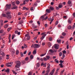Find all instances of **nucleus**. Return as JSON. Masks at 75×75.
Masks as SVG:
<instances>
[{"mask_svg":"<svg viewBox=\"0 0 75 75\" xmlns=\"http://www.w3.org/2000/svg\"><path fill=\"white\" fill-rule=\"evenodd\" d=\"M55 72V68H54L52 71V72L49 74V75H53L54 74V73Z\"/></svg>","mask_w":75,"mask_h":75,"instance_id":"20e7f679","label":"nucleus"},{"mask_svg":"<svg viewBox=\"0 0 75 75\" xmlns=\"http://www.w3.org/2000/svg\"><path fill=\"white\" fill-rule=\"evenodd\" d=\"M17 8V7L16 6H14L11 8V9L12 10H14V9H16Z\"/></svg>","mask_w":75,"mask_h":75,"instance_id":"9d476101","label":"nucleus"},{"mask_svg":"<svg viewBox=\"0 0 75 75\" xmlns=\"http://www.w3.org/2000/svg\"><path fill=\"white\" fill-rule=\"evenodd\" d=\"M62 35H63V36H65V35H66V34L64 32L62 33Z\"/></svg>","mask_w":75,"mask_h":75,"instance_id":"37998d69","label":"nucleus"},{"mask_svg":"<svg viewBox=\"0 0 75 75\" xmlns=\"http://www.w3.org/2000/svg\"><path fill=\"white\" fill-rule=\"evenodd\" d=\"M51 43H50V42H48V45L49 47H51Z\"/></svg>","mask_w":75,"mask_h":75,"instance_id":"c756f323","label":"nucleus"},{"mask_svg":"<svg viewBox=\"0 0 75 75\" xmlns=\"http://www.w3.org/2000/svg\"><path fill=\"white\" fill-rule=\"evenodd\" d=\"M49 40L50 41H51L52 40V38H49Z\"/></svg>","mask_w":75,"mask_h":75,"instance_id":"8fccbe9b","label":"nucleus"},{"mask_svg":"<svg viewBox=\"0 0 75 75\" xmlns=\"http://www.w3.org/2000/svg\"><path fill=\"white\" fill-rule=\"evenodd\" d=\"M12 64H13V62H8L6 64V66L7 67H11V65H12Z\"/></svg>","mask_w":75,"mask_h":75,"instance_id":"7ed1b4c3","label":"nucleus"},{"mask_svg":"<svg viewBox=\"0 0 75 75\" xmlns=\"http://www.w3.org/2000/svg\"><path fill=\"white\" fill-rule=\"evenodd\" d=\"M34 58V56L33 55H31L30 56V59H33Z\"/></svg>","mask_w":75,"mask_h":75,"instance_id":"58836bf2","label":"nucleus"},{"mask_svg":"<svg viewBox=\"0 0 75 75\" xmlns=\"http://www.w3.org/2000/svg\"><path fill=\"white\" fill-rule=\"evenodd\" d=\"M16 71H17L18 72H20V70L19 67L16 68Z\"/></svg>","mask_w":75,"mask_h":75,"instance_id":"412c9836","label":"nucleus"},{"mask_svg":"<svg viewBox=\"0 0 75 75\" xmlns=\"http://www.w3.org/2000/svg\"><path fill=\"white\" fill-rule=\"evenodd\" d=\"M15 36H16V35H15L14 34H13L12 35V40H13V39H14V37H15Z\"/></svg>","mask_w":75,"mask_h":75,"instance_id":"2f4dec72","label":"nucleus"},{"mask_svg":"<svg viewBox=\"0 0 75 75\" xmlns=\"http://www.w3.org/2000/svg\"><path fill=\"white\" fill-rule=\"evenodd\" d=\"M34 6H37V3H35V4H34Z\"/></svg>","mask_w":75,"mask_h":75,"instance_id":"052dcab7","label":"nucleus"},{"mask_svg":"<svg viewBox=\"0 0 75 75\" xmlns=\"http://www.w3.org/2000/svg\"><path fill=\"white\" fill-rule=\"evenodd\" d=\"M8 27V24L5 25L4 26V27L5 28H7Z\"/></svg>","mask_w":75,"mask_h":75,"instance_id":"393cba45","label":"nucleus"},{"mask_svg":"<svg viewBox=\"0 0 75 75\" xmlns=\"http://www.w3.org/2000/svg\"><path fill=\"white\" fill-rule=\"evenodd\" d=\"M53 19V20H54V17H52V18H48V20L51 21H52V20Z\"/></svg>","mask_w":75,"mask_h":75,"instance_id":"2eb2a0df","label":"nucleus"},{"mask_svg":"<svg viewBox=\"0 0 75 75\" xmlns=\"http://www.w3.org/2000/svg\"><path fill=\"white\" fill-rule=\"evenodd\" d=\"M73 16L74 17H75V13H74L73 14Z\"/></svg>","mask_w":75,"mask_h":75,"instance_id":"774afa93","label":"nucleus"},{"mask_svg":"<svg viewBox=\"0 0 75 75\" xmlns=\"http://www.w3.org/2000/svg\"><path fill=\"white\" fill-rule=\"evenodd\" d=\"M59 7L60 8L62 7V5L61 4H59Z\"/></svg>","mask_w":75,"mask_h":75,"instance_id":"7c9ffc66","label":"nucleus"},{"mask_svg":"<svg viewBox=\"0 0 75 75\" xmlns=\"http://www.w3.org/2000/svg\"><path fill=\"white\" fill-rule=\"evenodd\" d=\"M6 72L7 73H10V69H7L6 70H5Z\"/></svg>","mask_w":75,"mask_h":75,"instance_id":"6ab92c4d","label":"nucleus"},{"mask_svg":"<svg viewBox=\"0 0 75 75\" xmlns=\"http://www.w3.org/2000/svg\"><path fill=\"white\" fill-rule=\"evenodd\" d=\"M16 3L17 4H20V1H16Z\"/></svg>","mask_w":75,"mask_h":75,"instance_id":"79ce46f5","label":"nucleus"},{"mask_svg":"<svg viewBox=\"0 0 75 75\" xmlns=\"http://www.w3.org/2000/svg\"><path fill=\"white\" fill-rule=\"evenodd\" d=\"M68 4H71V2L70 1H69L68 2Z\"/></svg>","mask_w":75,"mask_h":75,"instance_id":"0e129e2a","label":"nucleus"},{"mask_svg":"<svg viewBox=\"0 0 75 75\" xmlns=\"http://www.w3.org/2000/svg\"><path fill=\"white\" fill-rule=\"evenodd\" d=\"M59 69L57 68V69L55 75H58V72H59Z\"/></svg>","mask_w":75,"mask_h":75,"instance_id":"9b49d317","label":"nucleus"},{"mask_svg":"<svg viewBox=\"0 0 75 75\" xmlns=\"http://www.w3.org/2000/svg\"><path fill=\"white\" fill-rule=\"evenodd\" d=\"M2 17H7V15L6 14L3 13L2 14Z\"/></svg>","mask_w":75,"mask_h":75,"instance_id":"f8f14e48","label":"nucleus"},{"mask_svg":"<svg viewBox=\"0 0 75 75\" xmlns=\"http://www.w3.org/2000/svg\"><path fill=\"white\" fill-rule=\"evenodd\" d=\"M6 18H7L8 19V20H10V19H11V15H7Z\"/></svg>","mask_w":75,"mask_h":75,"instance_id":"39448f33","label":"nucleus"},{"mask_svg":"<svg viewBox=\"0 0 75 75\" xmlns=\"http://www.w3.org/2000/svg\"><path fill=\"white\" fill-rule=\"evenodd\" d=\"M65 71V70L64 69H63V70H62V71H61L60 72V74H62V73H63V72H64V71Z\"/></svg>","mask_w":75,"mask_h":75,"instance_id":"c03bdc74","label":"nucleus"},{"mask_svg":"<svg viewBox=\"0 0 75 75\" xmlns=\"http://www.w3.org/2000/svg\"><path fill=\"white\" fill-rule=\"evenodd\" d=\"M24 48H27V46L25 44L24 45Z\"/></svg>","mask_w":75,"mask_h":75,"instance_id":"13d9d810","label":"nucleus"},{"mask_svg":"<svg viewBox=\"0 0 75 75\" xmlns=\"http://www.w3.org/2000/svg\"><path fill=\"white\" fill-rule=\"evenodd\" d=\"M59 47V45L58 44H55L54 45V48L55 49L58 50V47Z\"/></svg>","mask_w":75,"mask_h":75,"instance_id":"6e6552de","label":"nucleus"},{"mask_svg":"<svg viewBox=\"0 0 75 75\" xmlns=\"http://www.w3.org/2000/svg\"><path fill=\"white\" fill-rule=\"evenodd\" d=\"M47 65V63H45L44 64V63H42L41 64V66H43L44 67H46Z\"/></svg>","mask_w":75,"mask_h":75,"instance_id":"1a4fd4ad","label":"nucleus"},{"mask_svg":"<svg viewBox=\"0 0 75 75\" xmlns=\"http://www.w3.org/2000/svg\"><path fill=\"white\" fill-rule=\"evenodd\" d=\"M33 27L34 28H37V26L35 25Z\"/></svg>","mask_w":75,"mask_h":75,"instance_id":"e2e57ef3","label":"nucleus"},{"mask_svg":"<svg viewBox=\"0 0 75 75\" xmlns=\"http://www.w3.org/2000/svg\"><path fill=\"white\" fill-rule=\"evenodd\" d=\"M59 66L60 67V68H63V66L62 65V64L60 63L59 64Z\"/></svg>","mask_w":75,"mask_h":75,"instance_id":"f704fd0d","label":"nucleus"},{"mask_svg":"<svg viewBox=\"0 0 75 75\" xmlns=\"http://www.w3.org/2000/svg\"><path fill=\"white\" fill-rule=\"evenodd\" d=\"M45 55V54H42L40 55V57H43V56H44Z\"/></svg>","mask_w":75,"mask_h":75,"instance_id":"5fc2aeb1","label":"nucleus"},{"mask_svg":"<svg viewBox=\"0 0 75 75\" xmlns=\"http://www.w3.org/2000/svg\"><path fill=\"white\" fill-rule=\"evenodd\" d=\"M46 58H47V59H49L50 58V57L49 56H46Z\"/></svg>","mask_w":75,"mask_h":75,"instance_id":"4c0bfd02","label":"nucleus"},{"mask_svg":"<svg viewBox=\"0 0 75 75\" xmlns=\"http://www.w3.org/2000/svg\"><path fill=\"white\" fill-rule=\"evenodd\" d=\"M63 54H66V53H67V52H66V51L64 50V51H63Z\"/></svg>","mask_w":75,"mask_h":75,"instance_id":"3c124183","label":"nucleus"},{"mask_svg":"<svg viewBox=\"0 0 75 75\" xmlns=\"http://www.w3.org/2000/svg\"><path fill=\"white\" fill-rule=\"evenodd\" d=\"M28 75H32V72H29Z\"/></svg>","mask_w":75,"mask_h":75,"instance_id":"a18cd8bd","label":"nucleus"},{"mask_svg":"<svg viewBox=\"0 0 75 75\" xmlns=\"http://www.w3.org/2000/svg\"><path fill=\"white\" fill-rule=\"evenodd\" d=\"M34 7H31L30 8V10L31 11H34Z\"/></svg>","mask_w":75,"mask_h":75,"instance_id":"c9c22d12","label":"nucleus"},{"mask_svg":"<svg viewBox=\"0 0 75 75\" xmlns=\"http://www.w3.org/2000/svg\"><path fill=\"white\" fill-rule=\"evenodd\" d=\"M36 53L37 50H34L33 52V55H35V54H36Z\"/></svg>","mask_w":75,"mask_h":75,"instance_id":"f3484780","label":"nucleus"},{"mask_svg":"<svg viewBox=\"0 0 75 75\" xmlns=\"http://www.w3.org/2000/svg\"><path fill=\"white\" fill-rule=\"evenodd\" d=\"M15 3H16V2H12V4L13 6H14L15 5Z\"/></svg>","mask_w":75,"mask_h":75,"instance_id":"09e8293b","label":"nucleus"},{"mask_svg":"<svg viewBox=\"0 0 75 75\" xmlns=\"http://www.w3.org/2000/svg\"><path fill=\"white\" fill-rule=\"evenodd\" d=\"M47 69H50V66H51V65H50V64L49 63H48L47 64Z\"/></svg>","mask_w":75,"mask_h":75,"instance_id":"dca6fc26","label":"nucleus"},{"mask_svg":"<svg viewBox=\"0 0 75 75\" xmlns=\"http://www.w3.org/2000/svg\"><path fill=\"white\" fill-rule=\"evenodd\" d=\"M26 53H27V50H26L23 52L24 54H26Z\"/></svg>","mask_w":75,"mask_h":75,"instance_id":"338daca9","label":"nucleus"},{"mask_svg":"<svg viewBox=\"0 0 75 75\" xmlns=\"http://www.w3.org/2000/svg\"><path fill=\"white\" fill-rule=\"evenodd\" d=\"M21 65V62L19 61L16 62V68H19Z\"/></svg>","mask_w":75,"mask_h":75,"instance_id":"f257e3e1","label":"nucleus"},{"mask_svg":"<svg viewBox=\"0 0 75 75\" xmlns=\"http://www.w3.org/2000/svg\"><path fill=\"white\" fill-rule=\"evenodd\" d=\"M37 23H38V25H40V21H38L37 22Z\"/></svg>","mask_w":75,"mask_h":75,"instance_id":"bf43d9fd","label":"nucleus"},{"mask_svg":"<svg viewBox=\"0 0 75 75\" xmlns=\"http://www.w3.org/2000/svg\"><path fill=\"white\" fill-rule=\"evenodd\" d=\"M50 9L51 11V10L52 11L54 10V8L52 6H50Z\"/></svg>","mask_w":75,"mask_h":75,"instance_id":"4468645a","label":"nucleus"},{"mask_svg":"<svg viewBox=\"0 0 75 75\" xmlns=\"http://www.w3.org/2000/svg\"><path fill=\"white\" fill-rule=\"evenodd\" d=\"M3 30H0V33L1 34H2V33H3Z\"/></svg>","mask_w":75,"mask_h":75,"instance_id":"6e6d98bb","label":"nucleus"},{"mask_svg":"<svg viewBox=\"0 0 75 75\" xmlns=\"http://www.w3.org/2000/svg\"><path fill=\"white\" fill-rule=\"evenodd\" d=\"M21 62L22 64H26L25 61L24 60H23L21 61Z\"/></svg>","mask_w":75,"mask_h":75,"instance_id":"a211bd4d","label":"nucleus"},{"mask_svg":"<svg viewBox=\"0 0 75 75\" xmlns=\"http://www.w3.org/2000/svg\"><path fill=\"white\" fill-rule=\"evenodd\" d=\"M62 52H60L59 53V57H61V56H62Z\"/></svg>","mask_w":75,"mask_h":75,"instance_id":"a19ab883","label":"nucleus"},{"mask_svg":"<svg viewBox=\"0 0 75 75\" xmlns=\"http://www.w3.org/2000/svg\"><path fill=\"white\" fill-rule=\"evenodd\" d=\"M19 53V51H18V50H17L16 52V55H18Z\"/></svg>","mask_w":75,"mask_h":75,"instance_id":"ea45409f","label":"nucleus"},{"mask_svg":"<svg viewBox=\"0 0 75 75\" xmlns=\"http://www.w3.org/2000/svg\"><path fill=\"white\" fill-rule=\"evenodd\" d=\"M62 50V48H60V49L58 51V52H60V51H61Z\"/></svg>","mask_w":75,"mask_h":75,"instance_id":"69168bd1","label":"nucleus"},{"mask_svg":"<svg viewBox=\"0 0 75 75\" xmlns=\"http://www.w3.org/2000/svg\"><path fill=\"white\" fill-rule=\"evenodd\" d=\"M46 11L47 13H49L51 12V10H50V9H47Z\"/></svg>","mask_w":75,"mask_h":75,"instance_id":"aec40b11","label":"nucleus"},{"mask_svg":"<svg viewBox=\"0 0 75 75\" xmlns=\"http://www.w3.org/2000/svg\"><path fill=\"white\" fill-rule=\"evenodd\" d=\"M68 28L69 30H71L72 28V27L71 26V25H69L68 27Z\"/></svg>","mask_w":75,"mask_h":75,"instance_id":"4be33fe9","label":"nucleus"},{"mask_svg":"<svg viewBox=\"0 0 75 75\" xmlns=\"http://www.w3.org/2000/svg\"><path fill=\"white\" fill-rule=\"evenodd\" d=\"M44 18H45V16H42L40 18V19H42V21H43V20H44Z\"/></svg>","mask_w":75,"mask_h":75,"instance_id":"cd10ccee","label":"nucleus"},{"mask_svg":"<svg viewBox=\"0 0 75 75\" xmlns=\"http://www.w3.org/2000/svg\"><path fill=\"white\" fill-rule=\"evenodd\" d=\"M1 55H2L3 57L4 56V52H2L1 53Z\"/></svg>","mask_w":75,"mask_h":75,"instance_id":"72a5a7b5","label":"nucleus"},{"mask_svg":"<svg viewBox=\"0 0 75 75\" xmlns=\"http://www.w3.org/2000/svg\"><path fill=\"white\" fill-rule=\"evenodd\" d=\"M11 29V28H9L8 29V31H10V30Z\"/></svg>","mask_w":75,"mask_h":75,"instance_id":"603ef678","label":"nucleus"},{"mask_svg":"<svg viewBox=\"0 0 75 75\" xmlns=\"http://www.w3.org/2000/svg\"><path fill=\"white\" fill-rule=\"evenodd\" d=\"M68 21L69 24H71V21L70 20V18L68 20Z\"/></svg>","mask_w":75,"mask_h":75,"instance_id":"bb28decb","label":"nucleus"},{"mask_svg":"<svg viewBox=\"0 0 75 75\" xmlns=\"http://www.w3.org/2000/svg\"><path fill=\"white\" fill-rule=\"evenodd\" d=\"M49 52H50L51 53H54V51L52 49H50L49 50Z\"/></svg>","mask_w":75,"mask_h":75,"instance_id":"b1692460","label":"nucleus"},{"mask_svg":"<svg viewBox=\"0 0 75 75\" xmlns=\"http://www.w3.org/2000/svg\"><path fill=\"white\" fill-rule=\"evenodd\" d=\"M41 35H43L42 36V37L40 38L41 40H43L44 38H45V37L46 36V34H45V32L42 33Z\"/></svg>","mask_w":75,"mask_h":75,"instance_id":"f03ea898","label":"nucleus"},{"mask_svg":"<svg viewBox=\"0 0 75 75\" xmlns=\"http://www.w3.org/2000/svg\"><path fill=\"white\" fill-rule=\"evenodd\" d=\"M65 55L64 54H63L62 57L61 58V59H64V58H65Z\"/></svg>","mask_w":75,"mask_h":75,"instance_id":"a878e982","label":"nucleus"},{"mask_svg":"<svg viewBox=\"0 0 75 75\" xmlns=\"http://www.w3.org/2000/svg\"><path fill=\"white\" fill-rule=\"evenodd\" d=\"M36 65H37L38 67H40V64L38 63H37Z\"/></svg>","mask_w":75,"mask_h":75,"instance_id":"4d7b16f0","label":"nucleus"},{"mask_svg":"<svg viewBox=\"0 0 75 75\" xmlns=\"http://www.w3.org/2000/svg\"><path fill=\"white\" fill-rule=\"evenodd\" d=\"M55 24L56 25H57V24H58V21H57L56 22Z\"/></svg>","mask_w":75,"mask_h":75,"instance_id":"680f3d73","label":"nucleus"},{"mask_svg":"<svg viewBox=\"0 0 75 75\" xmlns=\"http://www.w3.org/2000/svg\"><path fill=\"white\" fill-rule=\"evenodd\" d=\"M25 37H28V39L27 40H30V36L29 35V34H26L25 35Z\"/></svg>","mask_w":75,"mask_h":75,"instance_id":"423d86ee","label":"nucleus"},{"mask_svg":"<svg viewBox=\"0 0 75 75\" xmlns=\"http://www.w3.org/2000/svg\"><path fill=\"white\" fill-rule=\"evenodd\" d=\"M25 61H28V57H27L25 59Z\"/></svg>","mask_w":75,"mask_h":75,"instance_id":"49530a36","label":"nucleus"},{"mask_svg":"<svg viewBox=\"0 0 75 75\" xmlns=\"http://www.w3.org/2000/svg\"><path fill=\"white\" fill-rule=\"evenodd\" d=\"M12 72H13V73L14 74H15V75H16V74H17V73L16 72V71H14L13 70H12Z\"/></svg>","mask_w":75,"mask_h":75,"instance_id":"e433bc0d","label":"nucleus"},{"mask_svg":"<svg viewBox=\"0 0 75 75\" xmlns=\"http://www.w3.org/2000/svg\"><path fill=\"white\" fill-rule=\"evenodd\" d=\"M24 23V21L23 20H21L19 22V24H23Z\"/></svg>","mask_w":75,"mask_h":75,"instance_id":"5701e85b","label":"nucleus"},{"mask_svg":"<svg viewBox=\"0 0 75 75\" xmlns=\"http://www.w3.org/2000/svg\"><path fill=\"white\" fill-rule=\"evenodd\" d=\"M57 42L58 43H60L61 42V40L59 39H57Z\"/></svg>","mask_w":75,"mask_h":75,"instance_id":"473e14b6","label":"nucleus"},{"mask_svg":"<svg viewBox=\"0 0 75 75\" xmlns=\"http://www.w3.org/2000/svg\"><path fill=\"white\" fill-rule=\"evenodd\" d=\"M18 30H16L15 31V34H17V33H18Z\"/></svg>","mask_w":75,"mask_h":75,"instance_id":"864d4df0","label":"nucleus"},{"mask_svg":"<svg viewBox=\"0 0 75 75\" xmlns=\"http://www.w3.org/2000/svg\"><path fill=\"white\" fill-rule=\"evenodd\" d=\"M10 14H11V12H8L6 13L7 16H8V15H10Z\"/></svg>","mask_w":75,"mask_h":75,"instance_id":"c85d7f7f","label":"nucleus"},{"mask_svg":"<svg viewBox=\"0 0 75 75\" xmlns=\"http://www.w3.org/2000/svg\"><path fill=\"white\" fill-rule=\"evenodd\" d=\"M6 7L8 9H10L11 7V4H9V5L7 4L6 5Z\"/></svg>","mask_w":75,"mask_h":75,"instance_id":"0eeeda50","label":"nucleus"},{"mask_svg":"<svg viewBox=\"0 0 75 75\" xmlns=\"http://www.w3.org/2000/svg\"><path fill=\"white\" fill-rule=\"evenodd\" d=\"M34 45H35V47H36V48H39V47H40V46H39L38 44H35Z\"/></svg>","mask_w":75,"mask_h":75,"instance_id":"ddd939ff","label":"nucleus"},{"mask_svg":"<svg viewBox=\"0 0 75 75\" xmlns=\"http://www.w3.org/2000/svg\"><path fill=\"white\" fill-rule=\"evenodd\" d=\"M43 60H44V61H47V59L45 57H44L43 58Z\"/></svg>","mask_w":75,"mask_h":75,"instance_id":"de8ad7c7","label":"nucleus"}]
</instances>
